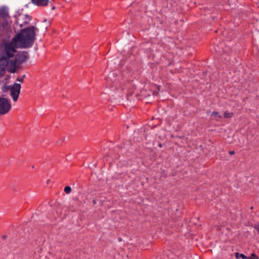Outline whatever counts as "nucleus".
<instances>
[{"mask_svg": "<svg viewBox=\"0 0 259 259\" xmlns=\"http://www.w3.org/2000/svg\"><path fill=\"white\" fill-rule=\"evenodd\" d=\"M93 203L94 205L96 204L97 203V201L95 200H94L93 201Z\"/></svg>", "mask_w": 259, "mask_h": 259, "instance_id": "nucleus-20", "label": "nucleus"}, {"mask_svg": "<svg viewBox=\"0 0 259 259\" xmlns=\"http://www.w3.org/2000/svg\"><path fill=\"white\" fill-rule=\"evenodd\" d=\"M254 228L259 233V224L255 225Z\"/></svg>", "mask_w": 259, "mask_h": 259, "instance_id": "nucleus-17", "label": "nucleus"}, {"mask_svg": "<svg viewBox=\"0 0 259 259\" xmlns=\"http://www.w3.org/2000/svg\"><path fill=\"white\" fill-rule=\"evenodd\" d=\"M49 0H31V2L38 7H44L49 3Z\"/></svg>", "mask_w": 259, "mask_h": 259, "instance_id": "nucleus-7", "label": "nucleus"}, {"mask_svg": "<svg viewBox=\"0 0 259 259\" xmlns=\"http://www.w3.org/2000/svg\"><path fill=\"white\" fill-rule=\"evenodd\" d=\"M212 116H214L215 118H222V115L220 114V113L217 111H213L211 113Z\"/></svg>", "mask_w": 259, "mask_h": 259, "instance_id": "nucleus-11", "label": "nucleus"}, {"mask_svg": "<svg viewBox=\"0 0 259 259\" xmlns=\"http://www.w3.org/2000/svg\"><path fill=\"white\" fill-rule=\"evenodd\" d=\"M38 29L34 26L27 27L20 30L10 42H5L1 45L0 51V77L4 75L10 59L14 56L18 48H31L36 39V32Z\"/></svg>", "mask_w": 259, "mask_h": 259, "instance_id": "nucleus-1", "label": "nucleus"}, {"mask_svg": "<svg viewBox=\"0 0 259 259\" xmlns=\"http://www.w3.org/2000/svg\"><path fill=\"white\" fill-rule=\"evenodd\" d=\"M16 13H17V14H16L15 15H14V17L16 18L17 19L16 20L15 23L17 24H19L18 20V17H19L21 14L18 12H17Z\"/></svg>", "mask_w": 259, "mask_h": 259, "instance_id": "nucleus-14", "label": "nucleus"}, {"mask_svg": "<svg viewBox=\"0 0 259 259\" xmlns=\"http://www.w3.org/2000/svg\"><path fill=\"white\" fill-rule=\"evenodd\" d=\"M234 153H235V151H230V152H229V154H230V155H233V154H234Z\"/></svg>", "mask_w": 259, "mask_h": 259, "instance_id": "nucleus-18", "label": "nucleus"}, {"mask_svg": "<svg viewBox=\"0 0 259 259\" xmlns=\"http://www.w3.org/2000/svg\"><path fill=\"white\" fill-rule=\"evenodd\" d=\"M16 57L18 60V64H22L29 58V54L26 51H20L16 54Z\"/></svg>", "mask_w": 259, "mask_h": 259, "instance_id": "nucleus-5", "label": "nucleus"}, {"mask_svg": "<svg viewBox=\"0 0 259 259\" xmlns=\"http://www.w3.org/2000/svg\"><path fill=\"white\" fill-rule=\"evenodd\" d=\"M3 237L4 238H5L6 236H3Z\"/></svg>", "mask_w": 259, "mask_h": 259, "instance_id": "nucleus-22", "label": "nucleus"}, {"mask_svg": "<svg viewBox=\"0 0 259 259\" xmlns=\"http://www.w3.org/2000/svg\"><path fill=\"white\" fill-rule=\"evenodd\" d=\"M71 191V188L70 186H66L64 188V192L66 194H69Z\"/></svg>", "mask_w": 259, "mask_h": 259, "instance_id": "nucleus-13", "label": "nucleus"}, {"mask_svg": "<svg viewBox=\"0 0 259 259\" xmlns=\"http://www.w3.org/2000/svg\"><path fill=\"white\" fill-rule=\"evenodd\" d=\"M54 9H55V7H53L52 8V9H53V10H54Z\"/></svg>", "mask_w": 259, "mask_h": 259, "instance_id": "nucleus-23", "label": "nucleus"}, {"mask_svg": "<svg viewBox=\"0 0 259 259\" xmlns=\"http://www.w3.org/2000/svg\"><path fill=\"white\" fill-rule=\"evenodd\" d=\"M235 256L237 259H239L240 257H241L242 259H247V256L239 252H236L235 253Z\"/></svg>", "mask_w": 259, "mask_h": 259, "instance_id": "nucleus-10", "label": "nucleus"}, {"mask_svg": "<svg viewBox=\"0 0 259 259\" xmlns=\"http://www.w3.org/2000/svg\"><path fill=\"white\" fill-rule=\"evenodd\" d=\"M159 146L160 147H162V144H161V143H159Z\"/></svg>", "mask_w": 259, "mask_h": 259, "instance_id": "nucleus-21", "label": "nucleus"}, {"mask_svg": "<svg viewBox=\"0 0 259 259\" xmlns=\"http://www.w3.org/2000/svg\"><path fill=\"white\" fill-rule=\"evenodd\" d=\"M116 74L114 72H110L106 78L107 85L112 90H119L120 83L118 79L116 78Z\"/></svg>", "mask_w": 259, "mask_h": 259, "instance_id": "nucleus-2", "label": "nucleus"}, {"mask_svg": "<svg viewBox=\"0 0 259 259\" xmlns=\"http://www.w3.org/2000/svg\"><path fill=\"white\" fill-rule=\"evenodd\" d=\"M24 16L25 17V20L24 21L23 24H19L20 27H22L23 25H26L29 24V21L31 19V17L28 14H25L24 15Z\"/></svg>", "mask_w": 259, "mask_h": 259, "instance_id": "nucleus-9", "label": "nucleus"}, {"mask_svg": "<svg viewBox=\"0 0 259 259\" xmlns=\"http://www.w3.org/2000/svg\"><path fill=\"white\" fill-rule=\"evenodd\" d=\"M34 166L33 165L32 166V168H33Z\"/></svg>", "mask_w": 259, "mask_h": 259, "instance_id": "nucleus-24", "label": "nucleus"}, {"mask_svg": "<svg viewBox=\"0 0 259 259\" xmlns=\"http://www.w3.org/2000/svg\"><path fill=\"white\" fill-rule=\"evenodd\" d=\"M8 25V21H6L2 25V27L5 28L6 26H7Z\"/></svg>", "mask_w": 259, "mask_h": 259, "instance_id": "nucleus-16", "label": "nucleus"}, {"mask_svg": "<svg viewBox=\"0 0 259 259\" xmlns=\"http://www.w3.org/2000/svg\"><path fill=\"white\" fill-rule=\"evenodd\" d=\"M0 17L4 19H7L10 17L9 15L8 9L7 7L2 6L0 8Z\"/></svg>", "mask_w": 259, "mask_h": 259, "instance_id": "nucleus-6", "label": "nucleus"}, {"mask_svg": "<svg viewBox=\"0 0 259 259\" xmlns=\"http://www.w3.org/2000/svg\"><path fill=\"white\" fill-rule=\"evenodd\" d=\"M21 84L20 83H15L10 89L11 96L14 101L18 100L19 95L20 93Z\"/></svg>", "mask_w": 259, "mask_h": 259, "instance_id": "nucleus-4", "label": "nucleus"}, {"mask_svg": "<svg viewBox=\"0 0 259 259\" xmlns=\"http://www.w3.org/2000/svg\"><path fill=\"white\" fill-rule=\"evenodd\" d=\"M153 94L154 96H157L158 95V92H155L153 93Z\"/></svg>", "mask_w": 259, "mask_h": 259, "instance_id": "nucleus-19", "label": "nucleus"}, {"mask_svg": "<svg viewBox=\"0 0 259 259\" xmlns=\"http://www.w3.org/2000/svg\"><path fill=\"white\" fill-rule=\"evenodd\" d=\"M25 77V75H23V76L22 78H17V81L22 82L23 81V78Z\"/></svg>", "mask_w": 259, "mask_h": 259, "instance_id": "nucleus-15", "label": "nucleus"}, {"mask_svg": "<svg viewBox=\"0 0 259 259\" xmlns=\"http://www.w3.org/2000/svg\"><path fill=\"white\" fill-rule=\"evenodd\" d=\"M233 115V113H231V112H225V113H224V117L225 118H230V117H232Z\"/></svg>", "mask_w": 259, "mask_h": 259, "instance_id": "nucleus-12", "label": "nucleus"}, {"mask_svg": "<svg viewBox=\"0 0 259 259\" xmlns=\"http://www.w3.org/2000/svg\"><path fill=\"white\" fill-rule=\"evenodd\" d=\"M11 108L10 100L4 97H0V114L5 115L8 113Z\"/></svg>", "mask_w": 259, "mask_h": 259, "instance_id": "nucleus-3", "label": "nucleus"}, {"mask_svg": "<svg viewBox=\"0 0 259 259\" xmlns=\"http://www.w3.org/2000/svg\"><path fill=\"white\" fill-rule=\"evenodd\" d=\"M17 64H18V60H17V58L16 57L15 59L13 60H12L11 61V64L12 66H14V68H10L9 69L8 71L10 73H14L16 71V67Z\"/></svg>", "mask_w": 259, "mask_h": 259, "instance_id": "nucleus-8", "label": "nucleus"}]
</instances>
